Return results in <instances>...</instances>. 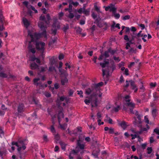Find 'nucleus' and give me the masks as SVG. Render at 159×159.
Listing matches in <instances>:
<instances>
[{"label":"nucleus","instance_id":"69168bd1","mask_svg":"<svg viewBox=\"0 0 159 159\" xmlns=\"http://www.w3.org/2000/svg\"><path fill=\"white\" fill-rule=\"evenodd\" d=\"M84 101L85 103L86 104H89V103H90V100H88V99H85L84 100Z\"/></svg>","mask_w":159,"mask_h":159},{"label":"nucleus","instance_id":"e2e57ef3","mask_svg":"<svg viewBox=\"0 0 159 159\" xmlns=\"http://www.w3.org/2000/svg\"><path fill=\"white\" fill-rule=\"evenodd\" d=\"M125 74L126 75H129V70L128 69L126 68L125 69Z\"/></svg>","mask_w":159,"mask_h":159},{"label":"nucleus","instance_id":"2eb2a0df","mask_svg":"<svg viewBox=\"0 0 159 159\" xmlns=\"http://www.w3.org/2000/svg\"><path fill=\"white\" fill-rule=\"evenodd\" d=\"M64 78H62L61 80V83L62 85H64L65 83H67L68 82V80L66 77H65Z\"/></svg>","mask_w":159,"mask_h":159},{"label":"nucleus","instance_id":"473e14b6","mask_svg":"<svg viewBox=\"0 0 159 159\" xmlns=\"http://www.w3.org/2000/svg\"><path fill=\"white\" fill-rule=\"evenodd\" d=\"M108 51L112 55L114 54L116 52V50H112L111 48H110L108 49Z\"/></svg>","mask_w":159,"mask_h":159},{"label":"nucleus","instance_id":"338daca9","mask_svg":"<svg viewBox=\"0 0 159 159\" xmlns=\"http://www.w3.org/2000/svg\"><path fill=\"white\" fill-rule=\"evenodd\" d=\"M66 98L64 96H62L60 97V100L61 101H64Z\"/></svg>","mask_w":159,"mask_h":159},{"label":"nucleus","instance_id":"a878e982","mask_svg":"<svg viewBox=\"0 0 159 159\" xmlns=\"http://www.w3.org/2000/svg\"><path fill=\"white\" fill-rule=\"evenodd\" d=\"M90 9H87V10H84L83 11V12L85 15L86 16L89 15V14Z\"/></svg>","mask_w":159,"mask_h":159},{"label":"nucleus","instance_id":"aec40b11","mask_svg":"<svg viewBox=\"0 0 159 159\" xmlns=\"http://www.w3.org/2000/svg\"><path fill=\"white\" fill-rule=\"evenodd\" d=\"M137 49L136 48L134 49L133 48H131L128 51V52L130 53H136Z\"/></svg>","mask_w":159,"mask_h":159},{"label":"nucleus","instance_id":"c756f323","mask_svg":"<svg viewBox=\"0 0 159 159\" xmlns=\"http://www.w3.org/2000/svg\"><path fill=\"white\" fill-rule=\"evenodd\" d=\"M157 110L156 109H153L152 110V114L153 117H155L157 116Z\"/></svg>","mask_w":159,"mask_h":159},{"label":"nucleus","instance_id":"052dcab7","mask_svg":"<svg viewBox=\"0 0 159 159\" xmlns=\"http://www.w3.org/2000/svg\"><path fill=\"white\" fill-rule=\"evenodd\" d=\"M11 145L13 146L15 145L17 147H19V145H18L17 142H12L11 143Z\"/></svg>","mask_w":159,"mask_h":159},{"label":"nucleus","instance_id":"774afa93","mask_svg":"<svg viewBox=\"0 0 159 159\" xmlns=\"http://www.w3.org/2000/svg\"><path fill=\"white\" fill-rule=\"evenodd\" d=\"M136 30H137L136 29V28L135 27H131V30L132 31L135 32V31H136Z\"/></svg>","mask_w":159,"mask_h":159},{"label":"nucleus","instance_id":"3c124183","mask_svg":"<svg viewBox=\"0 0 159 159\" xmlns=\"http://www.w3.org/2000/svg\"><path fill=\"white\" fill-rule=\"evenodd\" d=\"M130 43L129 42L127 43H126L125 47L126 49H129V47H130Z\"/></svg>","mask_w":159,"mask_h":159},{"label":"nucleus","instance_id":"8fccbe9b","mask_svg":"<svg viewBox=\"0 0 159 159\" xmlns=\"http://www.w3.org/2000/svg\"><path fill=\"white\" fill-rule=\"evenodd\" d=\"M78 152L76 151L75 150L73 149V150L70 152V154H74V155H76L77 154Z\"/></svg>","mask_w":159,"mask_h":159},{"label":"nucleus","instance_id":"a211bd4d","mask_svg":"<svg viewBox=\"0 0 159 159\" xmlns=\"http://www.w3.org/2000/svg\"><path fill=\"white\" fill-rule=\"evenodd\" d=\"M50 62L51 65H53L54 64H55V65H56L55 63L56 62V61L54 57H52L50 59Z\"/></svg>","mask_w":159,"mask_h":159},{"label":"nucleus","instance_id":"a19ab883","mask_svg":"<svg viewBox=\"0 0 159 159\" xmlns=\"http://www.w3.org/2000/svg\"><path fill=\"white\" fill-rule=\"evenodd\" d=\"M157 85V84L156 82L153 83H151L150 84V85L151 86V88H154L156 87Z\"/></svg>","mask_w":159,"mask_h":159},{"label":"nucleus","instance_id":"bb28decb","mask_svg":"<svg viewBox=\"0 0 159 159\" xmlns=\"http://www.w3.org/2000/svg\"><path fill=\"white\" fill-rule=\"evenodd\" d=\"M49 71H54L55 72H56V70L55 67L53 66L52 65V66H51L49 67Z\"/></svg>","mask_w":159,"mask_h":159},{"label":"nucleus","instance_id":"423d86ee","mask_svg":"<svg viewBox=\"0 0 159 159\" xmlns=\"http://www.w3.org/2000/svg\"><path fill=\"white\" fill-rule=\"evenodd\" d=\"M28 35L31 38V42H36L37 40L39 39V35L36 33H34V34H32L31 32H29Z\"/></svg>","mask_w":159,"mask_h":159},{"label":"nucleus","instance_id":"0e129e2a","mask_svg":"<svg viewBox=\"0 0 159 159\" xmlns=\"http://www.w3.org/2000/svg\"><path fill=\"white\" fill-rule=\"evenodd\" d=\"M114 16L116 18L118 19L120 17V15L118 13H115L114 14Z\"/></svg>","mask_w":159,"mask_h":159},{"label":"nucleus","instance_id":"39448f33","mask_svg":"<svg viewBox=\"0 0 159 159\" xmlns=\"http://www.w3.org/2000/svg\"><path fill=\"white\" fill-rule=\"evenodd\" d=\"M130 99L127 100L126 105L129 107L131 113L134 114V112L133 111V109L135 107V104L132 102H130Z\"/></svg>","mask_w":159,"mask_h":159},{"label":"nucleus","instance_id":"6e6d98bb","mask_svg":"<svg viewBox=\"0 0 159 159\" xmlns=\"http://www.w3.org/2000/svg\"><path fill=\"white\" fill-rule=\"evenodd\" d=\"M97 118L98 119H100L102 117L101 113L100 112H98L97 113Z\"/></svg>","mask_w":159,"mask_h":159},{"label":"nucleus","instance_id":"f03ea898","mask_svg":"<svg viewBox=\"0 0 159 159\" xmlns=\"http://www.w3.org/2000/svg\"><path fill=\"white\" fill-rule=\"evenodd\" d=\"M100 64L103 68L106 67H107L106 69L102 70L103 76L104 77L106 74L107 73L106 75L107 78L109 76V72L111 71L112 72L116 68V66L113 61L110 62L109 64L108 61H104L103 63L101 62Z\"/></svg>","mask_w":159,"mask_h":159},{"label":"nucleus","instance_id":"13d9d810","mask_svg":"<svg viewBox=\"0 0 159 159\" xmlns=\"http://www.w3.org/2000/svg\"><path fill=\"white\" fill-rule=\"evenodd\" d=\"M68 17L70 19H72L74 17V15L73 13H70L69 14Z\"/></svg>","mask_w":159,"mask_h":159},{"label":"nucleus","instance_id":"c9c22d12","mask_svg":"<svg viewBox=\"0 0 159 159\" xmlns=\"http://www.w3.org/2000/svg\"><path fill=\"white\" fill-rule=\"evenodd\" d=\"M153 97L154 98V100H157L159 98V96L156 93H155L153 94Z\"/></svg>","mask_w":159,"mask_h":159},{"label":"nucleus","instance_id":"4468645a","mask_svg":"<svg viewBox=\"0 0 159 159\" xmlns=\"http://www.w3.org/2000/svg\"><path fill=\"white\" fill-rule=\"evenodd\" d=\"M52 125L50 129L51 131V132L53 134L55 133H56V131L55 130V129L54 128V124H55V122L53 121L52 122Z\"/></svg>","mask_w":159,"mask_h":159},{"label":"nucleus","instance_id":"0eeeda50","mask_svg":"<svg viewBox=\"0 0 159 159\" xmlns=\"http://www.w3.org/2000/svg\"><path fill=\"white\" fill-rule=\"evenodd\" d=\"M101 19L100 17H98L96 19L94 22V23L96 24L97 26L99 28H102L104 24H106L104 22H102L101 21Z\"/></svg>","mask_w":159,"mask_h":159},{"label":"nucleus","instance_id":"4c0bfd02","mask_svg":"<svg viewBox=\"0 0 159 159\" xmlns=\"http://www.w3.org/2000/svg\"><path fill=\"white\" fill-rule=\"evenodd\" d=\"M130 18V16L129 15H126L122 17V19L124 20H129Z\"/></svg>","mask_w":159,"mask_h":159},{"label":"nucleus","instance_id":"bf43d9fd","mask_svg":"<svg viewBox=\"0 0 159 159\" xmlns=\"http://www.w3.org/2000/svg\"><path fill=\"white\" fill-rule=\"evenodd\" d=\"M64 58V56L62 54H60L58 57L59 60H61Z\"/></svg>","mask_w":159,"mask_h":159},{"label":"nucleus","instance_id":"393cba45","mask_svg":"<svg viewBox=\"0 0 159 159\" xmlns=\"http://www.w3.org/2000/svg\"><path fill=\"white\" fill-rule=\"evenodd\" d=\"M79 141H78V143H77V145L79 147L80 149H84V144H81L79 142Z\"/></svg>","mask_w":159,"mask_h":159},{"label":"nucleus","instance_id":"6ab92c4d","mask_svg":"<svg viewBox=\"0 0 159 159\" xmlns=\"http://www.w3.org/2000/svg\"><path fill=\"white\" fill-rule=\"evenodd\" d=\"M129 82L131 84V88L133 89H134L135 88H136V86L135 85L134 81H133L132 80H130L129 81Z\"/></svg>","mask_w":159,"mask_h":159},{"label":"nucleus","instance_id":"7ed1b4c3","mask_svg":"<svg viewBox=\"0 0 159 159\" xmlns=\"http://www.w3.org/2000/svg\"><path fill=\"white\" fill-rule=\"evenodd\" d=\"M46 18H45L44 15H42L39 17L40 21L38 23L39 27L43 30V34H46V25L49 24L50 20L51 19L50 16L49 14L46 15Z\"/></svg>","mask_w":159,"mask_h":159},{"label":"nucleus","instance_id":"412c9836","mask_svg":"<svg viewBox=\"0 0 159 159\" xmlns=\"http://www.w3.org/2000/svg\"><path fill=\"white\" fill-rule=\"evenodd\" d=\"M135 114L136 116L137 117L138 119V121L137 120V121L138 122H140L141 121H141L140 116L138 111H136V112L135 113Z\"/></svg>","mask_w":159,"mask_h":159},{"label":"nucleus","instance_id":"ddd939ff","mask_svg":"<svg viewBox=\"0 0 159 159\" xmlns=\"http://www.w3.org/2000/svg\"><path fill=\"white\" fill-rule=\"evenodd\" d=\"M148 130V129L144 127H142L141 129H140V130L139 131H137V132H134L135 133L141 134L143 131H146Z\"/></svg>","mask_w":159,"mask_h":159},{"label":"nucleus","instance_id":"dca6fc26","mask_svg":"<svg viewBox=\"0 0 159 159\" xmlns=\"http://www.w3.org/2000/svg\"><path fill=\"white\" fill-rule=\"evenodd\" d=\"M30 67L32 70L38 68L39 66L35 62L31 64Z\"/></svg>","mask_w":159,"mask_h":159},{"label":"nucleus","instance_id":"de8ad7c7","mask_svg":"<svg viewBox=\"0 0 159 159\" xmlns=\"http://www.w3.org/2000/svg\"><path fill=\"white\" fill-rule=\"evenodd\" d=\"M147 149L148 151V152H147L148 154H150L152 152V149L151 147H148V148Z\"/></svg>","mask_w":159,"mask_h":159},{"label":"nucleus","instance_id":"1a4fd4ad","mask_svg":"<svg viewBox=\"0 0 159 159\" xmlns=\"http://www.w3.org/2000/svg\"><path fill=\"white\" fill-rule=\"evenodd\" d=\"M23 21L25 27L27 28L30 25V22L26 18L24 17L23 19Z\"/></svg>","mask_w":159,"mask_h":159},{"label":"nucleus","instance_id":"4d7b16f0","mask_svg":"<svg viewBox=\"0 0 159 159\" xmlns=\"http://www.w3.org/2000/svg\"><path fill=\"white\" fill-rule=\"evenodd\" d=\"M78 92V94L80 95V97L82 98L83 97V95H82V94L83 93V91L81 90L79 91H77Z\"/></svg>","mask_w":159,"mask_h":159},{"label":"nucleus","instance_id":"c85d7f7f","mask_svg":"<svg viewBox=\"0 0 159 159\" xmlns=\"http://www.w3.org/2000/svg\"><path fill=\"white\" fill-rule=\"evenodd\" d=\"M40 80L39 78H35L33 80L34 84L36 85L37 86L39 85V83L38 82V81Z\"/></svg>","mask_w":159,"mask_h":159},{"label":"nucleus","instance_id":"f3484780","mask_svg":"<svg viewBox=\"0 0 159 159\" xmlns=\"http://www.w3.org/2000/svg\"><path fill=\"white\" fill-rule=\"evenodd\" d=\"M59 143L61 147V148L62 150H66V144L64 142L62 141H60L59 142Z\"/></svg>","mask_w":159,"mask_h":159},{"label":"nucleus","instance_id":"f8f14e48","mask_svg":"<svg viewBox=\"0 0 159 159\" xmlns=\"http://www.w3.org/2000/svg\"><path fill=\"white\" fill-rule=\"evenodd\" d=\"M24 105L21 104L18 107V111L19 113H21L24 111Z\"/></svg>","mask_w":159,"mask_h":159},{"label":"nucleus","instance_id":"9d476101","mask_svg":"<svg viewBox=\"0 0 159 159\" xmlns=\"http://www.w3.org/2000/svg\"><path fill=\"white\" fill-rule=\"evenodd\" d=\"M59 71L61 73V75L64 76L65 77H67L68 75L66 70L62 69H59Z\"/></svg>","mask_w":159,"mask_h":159},{"label":"nucleus","instance_id":"9b49d317","mask_svg":"<svg viewBox=\"0 0 159 159\" xmlns=\"http://www.w3.org/2000/svg\"><path fill=\"white\" fill-rule=\"evenodd\" d=\"M119 125L124 129H125L128 126L127 123L124 121L121 122Z\"/></svg>","mask_w":159,"mask_h":159},{"label":"nucleus","instance_id":"5fc2aeb1","mask_svg":"<svg viewBox=\"0 0 159 159\" xmlns=\"http://www.w3.org/2000/svg\"><path fill=\"white\" fill-rule=\"evenodd\" d=\"M35 60H36V62L37 63H40V60L39 58H36V57H34L33 58V61H34Z\"/></svg>","mask_w":159,"mask_h":159},{"label":"nucleus","instance_id":"49530a36","mask_svg":"<svg viewBox=\"0 0 159 159\" xmlns=\"http://www.w3.org/2000/svg\"><path fill=\"white\" fill-rule=\"evenodd\" d=\"M154 132L159 135V128H157L155 129L154 130Z\"/></svg>","mask_w":159,"mask_h":159},{"label":"nucleus","instance_id":"5701e85b","mask_svg":"<svg viewBox=\"0 0 159 159\" xmlns=\"http://www.w3.org/2000/svg\"><path fill=\"white\" fill-rule=\"evenodd\" d=\"M135 123L136 124L135 125H137L138 127L140 128V129L143 127L142 125V121H141L140 122H138L137 121L136 119H135Z\"/></svg>","mask_w":159,"mask_h":159},{"label":"nucleus","instance_id":"4be33fe9","mask_svg":"<svg viewBox=\"0 0 159 159\" xmlns=\"http://www.w3.org/2000/svg\"><path fill=\"white\" fill-rule=\"evenodd\" d=\"M54 135V138L55 140H56V142L58 141L60 138V135L58 133H56L53 134Z\"/></svg>","mask_w":159,"mask_h":159},{"label":"nucleus","instance_id":"f704fd0d","mask_svg":"<svg viewBox=\"0 0 159 159\" xmlns=\"http://www.w3.org/2000/svg\"><path fill=\"white\" fill-rule=\"evenodd\" d=\"M25 140L26 139H19L18 140V142L20 143L23 144H24V142Z\"/></svg>","mask_w":159,"mask_h":159},{"label":"nucleus","instance_id":"6e6552de","mask_svg":"<svg viewBox=\"0 0 159 159\" xmlns=\"http://www.w3.org/2000/svg\"><path fill=\"white\" fill-rule=\"evenodd\" d=\"M58 108L60 109L61 111H59L58 114V120L59 123H60V119L61 118H63L64 117V114L62 112V111H63V108L60 106V104H59Z\"/></svg>","mask_w":159,"mask_h":159},{"label":"nucleus","instance_id":"37998d69","mask_svg":"<svg viewBox=\"0 0 159 159\" xmlns=\"http://www.w3.org/2000/svg\"><path fill=\"white\" fill-rule=\"evenodd\" d=\"M108 131L109 134H113L114 133V129L113 128H110Z\"/></svg>","mask_w":159,"mask_h":159},{"label":"nucleus","instance_id":"cd10ccee","mask_svg":"<svg viewBox=\"0 0 159 159\" xmlns=\"http://www.w3.org/2000/svg\"><path fill=\"white\" fill-rule=\"evenodd\" d=\"M43 139L44 140V141L47 143L49 141V139L48 138L47 135H43Z\"/></svg>","mask_w":159,"mask_h":159},{"label":"nucleus","instance_id":"7c9ffc66","mask_svg":"<svg viewBox=\"0 0 159 159\" xmlns=\"http://www.w3.org/2000/svg\"><path fill=\"white\" fill-rule=\"evenodd\" d=\"M69 29V25H64L62 29V30L64 32H66V31Z\"/></svg>","mask_w":159,"mask_h":159},{"label":"nucleus","instance_id":"e433bc0d","mask_svg":"<svg viewBox=\"0 0 159 159\" xmlns=\"http://www.w3.org/2000/svg\"><path fill=\"white\" fill-rule=\"evenodd\" d=\"M59 125H60L61 128L65 130L66 129V125H61L60 123H60H59Z\"/></svg>","mask_w":159,"mask_h":159},{"label":"nucleus","instance_id":"72a5a7b5","mask_svg":"<svg viewBox=\"0 0 159 159\" xmlns=\"http://www.w3.org/2000/svg\"><path fill=\"white\" fill-rule=\"evenodd\" d=\"M120 109V106L119 105H118L116 107H114V110L116 112H118L119 110Z\"/></svg>","mask_w":159,"mask_h":159},{"label":"nucleus","instance_id":"603ef678","mask_svg":"<svg viewBox=\"0 0 159 159\" xmlns=\"http://www.w3.org/2000/svg\"><path fill=\"white\" fill-rule=\"evenodd\" d=\"M64 13L61 12L59 13V19H61V17L63 16Z\"/></svg>","mask_w":159,"mask_h":159},{"label":"nucleus","instance_id":"58836bf2","mask_svg":"<svg viewBox=\"0 0 159 159\" xmlns=\"http://www.w3.org/2000/svg\"><path fill=\"white\" fill-rule=\"evenodd\" d=\"M135 37V36H133V35L132 36L131 38L129 41V43L131 44L134 43V42H133V41H134V39Z\"/></svg>","mask_w":159,"mask_h":159},{"label":"nucleus","instance_id":"864d4df0","mask_svg":"<svg viewBox=\"0 0 159 159\" xmlns=\"http://www.w3.org/2000/svg\"><path fill=\"white\" fill-rule=\"evenodd\" d=\"M98 152H93L92 153V155L95 157V158H98Z\"/></svg>","mask_w":159,"mask_h":159},{"label":"nucleus","instance_id":"c03bdc74","mask_svg":"<svg viewBox=\"0 0 159 159\" xmlns=\"http://www.w3.org/2000/svg\"><path fill=\"white\" fill-rule=\"evenodd\" d=\"M74 93V91L71 89H70L69 90L68 94L70 96H72Z\"/></svg>","mask_w":159,"mask_h":159},{"label":"nucleus","instance_id":"20e7f679","mask_svg":"<svg viewBox=\"0 0 159 159\" xmlns=\"http://www.w3.org/2000/svg\"><path fill=\"white\" fill-rule=\"evenodd\" d=\"M35 46L36 49L39 51L43 55L44 50L45 43L42 42H36Z\"/></svg>","mask_w":159,"mask_h":159},{"label":"nucleus","instance_id":"680f3d73","mask_svg":"<svg viewBox=\"0 0 159 159\" xmlns=\"http://www.w3.org/2000/svg\"><path fill=\"white\" fill-rule=\"evenodd\" d=\"M144 120L145 122H146L147 124H149V120H148V118L146 116H145L144 117Z\"/></svg>","mask_w":159,"mask_h":159},{"label":"nucleus","instance_id":"79ce46f5","mask_svg":"<svg viewBox=\"0 0 159 159\" xmlns=\"http://www.w3.org/2000/svg\"><path fill=\"white\" fill-rule=\"evenodd\" d=\"M109 11L111 12H112L113 13H115L116 11V9L114 7H110V9L109 10Z\"/></svg>","mask_w":159,"mask_h":159},{"label":"nucleus","instance_id":"ea45409f","mask_svg":"<svg viewBox=\"0 0 159 159\" xmlns=\"http://www.w3.org/2000/svg\"><path fill=\"white\" fill-rule=\"evenodd\" d=\"M109 51H108V50L107 51H106L104 53L103 55L105 57L107 58L108 57H109Z\"/></svg>","mask_w":159,"mask_h":159},{"label":"nucleus","instance_id":"a18cd8bd","mask_svg":"<svg viewBox=\"0 0 159 159\" xmlns=\"http://www.w3.org/2000/svg\"><path fill=\"white\" fill-rule=\"evenodd\" d=\"M57 41V39L54 38L49 43V45H52L55 43Z\"/></svg>","mask_w":159,"mask_h":159},{"label":"nucleus","instance_id":"f257e3e1","mask_svg":"<svg viewBox=\"0 0 159 159\" xmlns=\"http://www.w3.org/2000/svg\"><path fill=\"white\" fill-rule=\"evenodd\" d=\"M98 87L93 85L90 88L85 89V93L88 95L91 94L90 98L91 99L92 107H97L98 98L97 96L98 95L99 97L102 96V93H101L100 90Z\"/></svg>","mask_w":159,"mask_h":159},{"label":"nucleus","instance_id":"2f4dec72","mask_svg":"<svg viewBox=\"0 0 159 159\" xmlns=\"http://www.w3.org/2000/svg\"><path fill=\"white\" fill-rule=\"evenodd\" d=\"M75 29L76 30V33L78 34L80 33L82 30V29L80 27L75 28Z\"/></svg>","mask_w":159,"mask_h":159},{"label":"nucleus","instance_id":"b1692460","mask_svg":"<svg viewBox=\"0 0 159 159\" xmlns=\"http://www.w3.org/2000/svg\"><path fill=\"white\" fill-rule=\"evenodd\" d=\"M103 84V83L102 82H101L98 84H95L93 85H94L96 87H97L99 88L98 89L100 90V87L102 86Z\"/></svg>","mask_w":159,"mask_h":159},{"label":"nucleus","instance_id":"09e8293b","mask_svg":"<svg viewBox=\"0 0 159 159\" xmlns=\"http://www.w3.org/2000/svg\"><path fill=\"white\" fill-rule=\"evenodd\" d=\"M124 39L127 42H129V39L127 35H125L124 37Z\"/></svg>","mask_w":159,"mask_h":159}]
</instances>
